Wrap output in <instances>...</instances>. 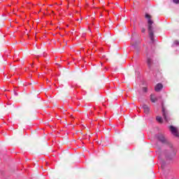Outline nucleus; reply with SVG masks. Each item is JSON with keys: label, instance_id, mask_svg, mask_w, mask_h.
Segmentation results:
<instances>
[{"label": "nucleus", "instance_id": "obj_14", "mask_svg": "<svg viewBox=\"0 0 179 179\" xmlns=\"http://www.w3.org/2000/svg\"><path fill=\"white\" fill-rule=\"evenodd\" d=\"M174 43L176 44V45H178L179 42H178V41H175Z\"/></svg>", "mask_w": 179, "mask_h": 179}, {"label": "nucleus", "instance_id": "obj_10", "mask_svg": "<svg viewBox=\"0 0 179 179\" xmlns=\"http://www.w3.org/2000/svg\"><path fill=\"white\" fill-rule=\"evenodd\" d=\"M156 120L158 122H159V124H162L163 123V119L162 118V117L160 116H157Z\"/></svg>", "mask_w": 179, "mask_h": 179}, {"label": "nucleus", "instance_id": "obj_11", "mask_svg": "<svg viewBox=\"0 0 179 179\" xmlns=\"http://www.w3.org/2000/svg\"><path fill=\"white\" fill-rule=\"evenodd\" d=\"M143 92H145V93H146V92H148V87H143Z\"/></svg>", "mask_w": 179, "mask_h": 179}, {"label": "nucleus", "instance_id": "obj_6", "mask_svg": "<svg viewBox=\"0 0 179 179\" xmlns=\"http://www.w3.org/2000/svg\"><path fill=\"white\" fill-rule=\"evenodd\" d=\"M162 113L165 121H166V122H169V118L167 117V113H166V109L164 108V107H162Z\"/></svg>", "mask_w": 179, "mask_h": 179}, {"label": "nucleus", "instance_id": "obj_1", "mask_svg": "<svg viewBox=\"0 0 179 179\" xmlns=\"http://www.w3.org/2000/svg\"><path fill=\"white\" fill-rule=\"evenodd\" d=\"M145 18L148 20V34L152 43H155V34L153 33V21H152V16L148 13L145 14Z\"/></svg>", "mask_w": 179, "mask_h": 179}, {"label": "nucleus", "instance_id": "obj_2", "mask_svg": "<svg viewBox=\"0 0 179 179\" xmlns=\"http://www.w3.org/2000/svg\"><path fill=\"white\" fill-rule=\"evenodd\" d=\"M172 148L173 146H171L170 150H167L166 151H165L166 157L171 158L173 157V156H176V150L173 149Z\"/></svg>", "mask_w": 179, "mask_h": 179}, {"label": "nucleus", "instance_id": "obj_4", "mask_svg": "<svg viewBox=\"0 0 179 179\" xmlns=\"http://www.w3.org/2000/svg\"><path fill=\"white\" fill-rule=\"evenodd\" d=\"M171 132L176 136L177 138H179V133L178 130H177V128L174 127L173 126H170Z\"/></svg>", "mask_w": 179, "mask_h": 179}, {"label": "nucleus", "instance_id": "obj_3", "mask_svg": "<svg viewBox=\"0 0 179 179\" xmlns=\"http://www.w3.org/2000/svg\"><path fill=\"white\" fill-rule=\"evenodd\" d=\"M157 138L158 141H159V142H162V143H169V142L167 141V138H166L164 135L159 134Z\"/></svg>", "mask_w": 179, "mask_h": 179}, {"label": "nucleus", "instance_id": "obj_9", "mask_svg": "<svg viewBox=\"0 0 179 179\" xmlns=\"http://www.w3.org/2000/svg\"><path fill=\"white\" fill-rule=\"evenodd\" d=\"M150 100H151L152 103H156V101H157V98H156V96H155V95L151 94Z\"/></svg>", "mask_w": 179, "mask_h": 179}, {"label": "nucleus", "instance_id": "obj_13", "mask_svg": "<svg viewBox=\"0 0 179 179\" xmlns=\"http://www.w3.org/2000/svg\"><path fill=\"white\" fill-rule=\"evenodd\" d=\"M174 3H179V0H173Z\"/></svg>", "mask_w": 179, "mask_h": 179}, {"label": "nucleus", "instance_id": "obj_5", "mask_svg": "<svg viewBox=\"0 0 179 179\" xmlns=\"http://www.w3.org/2000/svg\"><path fill=\"white\" fill-rule=\"evenodd\" d=\"M147 64L149 69H152V66H153V62L152 61V59L148 58L147 59Z\"/></svg>", "mask_w": 179, "mask_h": 179}, {"label": "nucleus", "instance_id": "obj_8", "mask_svg": "<svg viewBox=\"0 0 179 179\" xmlns=\"http://www.w3.org/2000/svg\"><path fill=\"white\" fill-rule=\"evenodd\" d=\"M143 108L144 110V113L145 114H149L150 111V108H149L148 106V105H143Z\"/></svg>", "mask_w": 179, "mask_h": 179}, {"label": "nucleus", "instance_id": "obj_15", "mask_svg": "<svg viewBox=\"0 0 179 179\" xmlns=\"http://www.w3.org/2000/svg\"><path fill=\"white\" fill-rule=\"evenodd\" d=\"M80 22H82V18H80Z\"/></svg>", "mask_w": 179, "mask_h": 179}, {"label": "nucleus", "instance_id": "obj_7", "mask_svg": "<svg viewBox=\"0 0 179 179\" xmlns=\"http://www.w3.org/2000/svg\"><path fill=\"white\" fill-rule=\"evenodd\" d=\"M162 89H163V85L162 83H158L155 86V92H160V90H162Z\"/></svg>", "mask_w": 179, "mask_h": 179}, {"label": "nucleus", "instance_id": "obj_16", "mask_svg": "<svg viewBox=\"0 0 179 179\" xmlns=\"http://www.w3.org/2000/svg\"><path fill=\"white\" fill-rule=\"evenodd\" d=\"M77 20H78V22H79V19H78Z\"/></svg>", "mask_w": 179, "mask_h": 179}, {"label": "nucleus", "instance_id": "obj_12", "mask_svg": "<svg viewBox=\"0 0 179 179\" xmlns=\"http://www.w3.org/2000/svg\"><path fill=\"white\" fill-rule=\"evenodd\" d=\"M146 31V29L145 28L141 29V33H145Z\"/></svg>", "mask_w": 179, "mask_h": 179}]
</instances>
